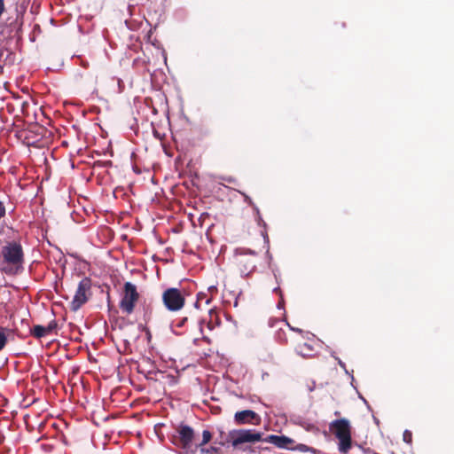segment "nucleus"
Listing matches in <instances>:
<instances>
[{
	"mask_svg": "<svg viewBox=\"0 0 454 454\" xmlns=\"http://www.w3.org/2000/svg\"><path fill=\"white\" fill-rule=\"evenodd\" d=\"M1 270L6 274H14L22 268L24 251L20 239L6 242L1 248Z\"/></svg>",
	"mask_w": 454,
	"mask_h": 454,
	"instance_id": "f257e3e1",
	"label": "nucleus"
},
{
	"mask_svg": "<svg viewBox=\"0 0 454 454\" xmlns=\"http://www.w3.org/2000/svg\"><path fill=\"white\" fill-rule=\"evenodd\" d=\"M329 430L338 439V450L347 454L352 448L351 425L348 419L341 418L333 420L329 424Z\"/></svg>",
	"mask_w": 454,
	"mask_h": 454,
	"instance_id": "f03ea898",
	"label": "nucleus"
},
{
	"mask_svg": "<svg viewBox=\"0 0 454 454\" xmlns=\"http://www.w3.org/2000/svg\"><path fill=\"white\" fill-rule=\"evenodd\" d=\"M263 434L254 429H233L229 431L227 442L234 449L240 448L245 443H255L262 441Z\"/></svg>",
	"mask_w": 454,
	"mask_h": 454,
	"instance_id": "7ed1b4c3",
	"label": "nucleus"
},
{
	"mask_svg": "<svg viewBox=\"0 0 454 454\" xmlns=\"http://www.w3.org/2000/svg\"><path fill=\"white\" fill-rule=\"evenodd\" d=\"M139 299V294L137 286L131 282H126L123 286L121 299L120 301V309L122 312L130 315L133 313L137 301Z\"/></svg>",
	"mask_w": 454,
	"mask_h": 454,
	"instance_id": "20e7f679",
	"label": "nucleus"
},
{
	"mask_svg": "<svg viewBox=\"0 0 454 454\" xmlns=\"http://www.w3.org/2000/svg\"><path fill=\"white\" fill-rule=\"evenodd\" d=\"M162 301L169 311H178L184 308L185 298L181 290L176 287H169L163 292Z\"/></svg>",
	"mask_w": 454,
	"mask_h": 454,
	"instance_id": "39448f33",
	"label": "nucleus"
},
{
	"mask_svg": "<svg viewBox=\"0 0 454 454\" xmlns=\"http://www.w3.org/2000/svg\"><path fill=\"white\" fill-rule=\"evenodd\" d=\"M91 289V279L90 278H83L78 284L77 290L70 303V309L73 311H77L84 303L89 300Z\"/></svg>",
	"mask_w": 454,
	"mask_h": 454,
	"instance_id": "423d86ee",
	"label": "nucleus"
},
{
	"mask_svg": "<svg viewBox=\"0 0 454 454\" xmlns=\"http://www.w3.org/2000/svg\"><path fill=\"white\" fill-rule=\"evenodd\" d=\"M257 254L254 251L240 253L236 257V262L240 274L249 276L256 269Z\"/></svg>",
	"mask_w": 454,
	"mask_h": 454,
	"instance_id": "0eeeda50",
	"label": "nucleus"
},
{
	"mask_svg": "<svg viewBox=\"0 0 454 454\" xmlns=\"http://www.w3.org/2000/svg\"><path fill=\"white\" fill-rule=\"evenodd\" d=\"M261 421L260 415L252 410L237 411L234 415V422L237 425L249 424L258 426L261 424Z\"/></svg>",
	"mask_w": 454,
	"mask_h": 454,
	"instance_id": "6e6552de",
	"label": "nucleus"
},
{
	"mask_svg": "<svg viewBox=\"0 0 454 454\" xmlns=\"http://www.w3.org/2000/svg\"><path fill=\"white\" fill-rule=\"evenodd\" d=\"M177 433L179 435V446L184 450L190 449L195 437L193 428L188 425L180 424Z\"/></svg>",
	"mask_w": 454,
	"mask_h": 454,
	"instance_id": "1a4fd4ad",
	"label": "nucleus"
},
{
	"mask_svg": "<svg viewBox=\"0 0 454 454\" xmlns=\"http://www.w3.org/2000/svg\"><path fill=\"white\" fill-rule=\"evenodd\" d=\"M264 441L267 442H270L278 448H288L289 444H291L294 442L287 436H279L274 434L269 435Z\"/></svg>",
	"mask_w": 454,
	"mask_h": 454,
	"instance_id": "9d476101",
	"label": "nucleus"
},
{
	"mask_svg": "<svg viewBox=\"0 0 454 454\" xmlns=\"http://www.w3.org/2000/svg\"><path fill=\"white\" fill-rule=\"evenodd\" d=\"M209 319L207 321V325L210 330H213L215 326L219 325L221 319L217 312L212 309L208 310Z\"/></svg>",
	"mask_w": 454,
	"mask_h": 454,
	"instance_id": "9b49d317",
	"label": "nucleus"
},
{
	"mask_svg": "<svg viewBox=\"0 0 454 454\" xmlns=\"http://www.w3.org/2000/svg\"><path fill=\"white\" fill-rule=\"evenodd\" d=\"M12 333V329L0 326V352L6 347L8 343V337Z\"/></svg>",
	"mask_w": 454,
	"mask_h": 454,
	"instance_id": "f8f14e48",
	"label": "nucleus"
},
{
	"mask_svg": "<svg viewBox=\"0 0 454 454\" xmlns=\"http://www.w3.org/2000/svg\"><path fill=\"white\" fill-rule=\"evenodd\" d=\"M30 333H31V335H33L36 339L43 338V337H44V336L49 334L47 330H46V327L43 326V325H35L31 329Z\"/></svg>",
	"mask_w": 454,
	"mask_h": 454,
	"instance_id": "ddd939ff",
	"label": "nucleus"
},
{
	"mask_svg": "<svg viewBox=\"0 0 454 454\" xmlns=\"http://www.w3.org/2000/svg\"><path fill=\"white\" fill-rule=\"evenodd\" d=\"M212 439V434L210 431L208 430H204L202 432V441L198 445V447H203L204 445H206L207 443H208Z\"/></svg>",
	"mask_w": 454,
	"mask_h": 454,
	"instance_id": "4468645a",
	"label": "nucleus"
},
{
	"mask_svg": "<svg viewBox=\"0 0 454 454\" xmlns=\"http://www.w3.org/2000/svg\"><path fill=\"white\" fill-rule=\"evenodd\" d=\"M46 327V330L48 332V333H51L52 332H54L57 327H58V323L56 320H51Z\"/></svg>",
	"mask_w": 454,
	"mask_h": 454,
	"instance_id": "2eb2a0df",
	"label": "nucleus"
},
{
	"mask_svg": "<svg viewBox=\"0 0 454 454\" xmlns=\"http://www.w3.org/2000/svg\"><path fill=\"white\" fill-rule=\"evenodd\" d=\"M245 201H247L249 205H251L254 209L256 211V214L258 215V220L259 222L262 221V218H261V215H260V212H259V209L258 207L254 204V202L252 201V200L248 197V196H245Z\"/></svg>",
	"mask_w": 454,
	"mask_h": 454,
	"instance_id": "dca6fc26",
	"label": "nucleus"
},
{
	"mask_svg": "<svg viewBox=\"0 0 454 454\" xmlns=\"http://www.w3.org/2000/svg\"><path fill=\"white\" fill-rule=\"evenodd\" d=\"M6 215V207L4 201L0 200V221Z\"/></svg>",
	"mask_w": 454,
	"mask_h": 454,
	"instance_id": "f3484780",
	"label": "nucleus"
},
{
	"mask_svg": "<svg viewBox=\"0 0 454 454\" xmlns=\"http://www.w3.org/2000/svg\"><path fill=\"white\" fill-rule=\"evenodd\" d=\"M202 453H211V454H217L219 452V449L216 447H210L207 450L201 449Z\"/></svg>",
	"mask_w": 454,
	"mask_h": 454,
	"instance_id": "a211bd4d",
	"label": "nucleus"
},
{
	"mask_svg": "<svg viewBox=\"0 0 454 454\" xmlns=\"http://www.w3.org/2000/svg\"><path fill=\"white\" fill-rule=\"evenodd\" d=\"M411 437H412L411 433L408 430H405L403 433V441L405 442L410 443V442H411Z\"/></svg>",
	"mask_w": 454,
	"mask_h": 454,
	"instance_id": "6ab92c4d",
	"label": "nucleus"
},
{
	"mask_svg": "<svg viewBox=\"0 0 454 454\" xmlns=\"http://www.w3.org/2000/svg\"><path fill=\"white\" fill-rule=\"evenodd\" d=\"M274 292L279 293V294H280V298H281V300H280V301L278 302V308H281V307H282V304H283V297H282V294H281V291H280L279 287H276V288H274Z\"/></svg>",
	"mask_w": 454,
	"mask_h": 454,
	"instance_id": "aec40b11",
	"label": "nucleus"
},
{
	"mask_svg": "<svg viewBox=\"0 0 454 454\" xmlns=\"http://www.w3.org/2000/svg\"><path fill=\"white\" fill-rule=\"evenodd\" d=\"M187 321V317H183L177 324V327H182L184 325L185 322Z\"/></svg>",
	"mask_w": 454,
	"mask_h": 454,
	"instance_id": "412c9836",
	"label": "nucleus"
},
{
	"mask_svg": "<svg viewBox=\"0 0 454 454\" xmlns=\"http://www.w3.org/2000/svg\"><path fill=\"white\" fill-rule=\"evenodd\" d=\"M334 414H335L336 416H339V415H340V411H335V412H334Z\"/></svg>",
	"mask_w": 454,
	"mask_h": 454,
	"instance_id": "4be33fe9",
	"label": "nucleus"
},
{
	"mask_svg": "<svg viewBox=\"0 0 454 454\" xmlns=\"http://www.w3.org/2000/svg\"><path fill=\"white\" fill-rule=\"evenodd\" d=\"M2 232H3V228L0 227V235L2 234Z\"/></svg>",
	"mask_w": 454,
	"mask_h": 454,
	"instance_id": "5701e85b",
	"label": "nucleus"
}]
</instances>
